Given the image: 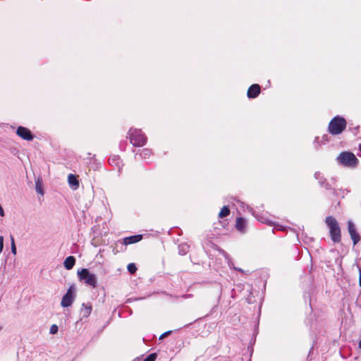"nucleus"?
I'll list each match as a JSON object with an SVG mask.
<instances>
[{
  "label": "nucleus",
  "mask_w": 361,
  "mask_h": 361,
  "mask_svg": "<svg viewBox=\"0 0 361 361\" xmlns=\"http://www.w3.org/2000/svg\"><path fill=\"white\" fill-rule=\"evenodd\" d=\"M359 275H360L359 283H360V286H361V268H359Z\"/></svg>",
  "instance_id": "7c9ffc66"
},
{
  "label": "nucleus",
  "mask_w": 361,
  "mask_h": 361,
  "mask_svg": "<svg viewBox=\"0 0 361 361\" xmlns=\"http://www.w3.org/2000/svg\"><path fill=\"white\" fill-rule=\"evenodd\" d=\"M324 187L326 190H331V187L329 183H326Z\"/></svg>",
  "instance_id": "2f4dec72"
},
{
  "label": "nucleus",
  "mask_w": 361,
  "mask_h": 361,
  "mask_svg": "<svg viewBox=\"0 0 361 361\" xmlns=\"http://www.w3.org/2000/svg\"><path fill=\"white\" fill-rule=\"evenodd\" d=\"M128 270L130 274H134L137 271V267L135 264L130 263L128 265Z\"/></svg>",
  "instance_id": "4be33fe9"
},
{
  "label": "nucleus",
  "mask_w": 361,
  "mask_h": 361,
  "mask_svg": "<svg viewBox=\"0 0 361 361\" xmlns=\"http://www.w3.org/2000/svg\"><path fill=\"white\" fill-rule=\"evenodd\" d=\"M359 149L361 152V144H360V145H359Z\"/></svg>",
  "instance_id": "c9c22d12"
},
{
  "label": "nucleus",
  "mask_w": 361,
  "mask_h": 361,
  "mask_svg": "<svg viewBox=\"0 0 361 361\" xmlns=\"http://www.w3.org/2000/svg\"><path fill=\"white\" fill-rule=\"evenodd\" d=\"M359 348L361 349V340L359 342Z\"/></svg>",
  "instance_id": "f704fd0d"
},
{
  "label": "nucleus",
  "mask_w": 361,
  "mask_h": 361,
  "mask_svg": "<svg viewBox=\"0 0 361 361\" xmlns=\"http://www.w3.org/2000/svg\"><path fill=\"white\" fill-rule=\"evenodd\" d=\"M247 226V222L245 219L242 217H238L236 219L235 227L240 232H245Z\"/></svg>",
  "instance_id": "ddd939ff"
},
{
  "label": "nucleus",
  "mask_w": 361,
  "mask_h": 361,
  "mask_svg": "<svg viewBox=\"0 0 361 361\" xmlns=\"http://www.w3.org/2000/svg\"><path fill=\"white\" fill-rule=\"evenodd\" d=\"M142 237L141 235H131L123 238L122 243L126 245L135 243L139 242L142 239Z\"/></svg>",
  "instance_id": "9b49d317"
},
{
  "label": "nucleus",
  "mask_w": 361,
  "mask_h": 361,
  "mask_svg": "<svg viewBox=\"0 0 361 361\" xmlns=\"http://www.w3.org/2000/svg\"><path fill=\"white\" fill-rule=\"evenodd\" d=\"M78 276L80 281H83L87 285L95 288L97 286V279L94 274L91 273L87 269H82L78 271Z\"/></svg>",
  "instance_id": "39448f33"
},
{
  "label": "nucleus",
  "mask_w": 361,
  "mask_h": 361,
  "mask_svg": "<svg viewBox=\"0 0 361 361\" xmlns=\"http://www.w3.org/2000/svg\"><path fill=\"white\" fill-rule=\"evenodd\" d=\"M16 134L25 140L30 141L33 139V135L31 131L25 127L19 126L17 128Z\"/></svg>",
  "instance_id": "6e6552de"
},
{
  "label": "nucleus",
  "mask_w": 361,
  "mask_h": 361,
  "mask_svg": "<svg viewBox=\"0 0 361 361\" xmlns=\"http://www.w3.org/2000/svg\"><path fill=\"white\" fill-rule=\"evenodd\" d=\"M259 93L260 86L258 84H254L249 87L247 95L249 98H255Z\"/></svg>",
  "instance_id": "1a4fd4ad"
},
{
  "label": "nucleus",
  "mask_w": 361,
  "mask_h": 361,
  "mask_svg": "<svg viewBox=\"0 0 361 361\" xmlns=\"http://www.w3.org/2000/svg\"><path fill=\"white\" fill-rule=\"evenodd\" d=\"M109 164L112 166L117 167L118 171H121V167L123 166L122 161L117 155H114L109 157Z\"/></svg>",
  "instance_id": "9d476101"
},
{
  "label": "nucleus",
  "mask_w": 361,
  "mask_h": 361,
  "mask_svg": "<svg viewBox=\"0 0 361 361\" xmlns=\"http://www.w3.org/2000/svg\"><path fill=\"white\" fill-rule=\"evenodd\" d=\"M325 223L329 229V235L334 243H339L341 240V231L337 220L329 216L325 219Z\"/></svg>",
  "instance_id": "f257e3e1"
},
{
  "label": "nucleus",
  "mask_w": 361,
  "mask_h": 361,
  "mask_svg": "<svg viewBox=\"0 0 361 361\" xmlns=\"http://www.w3.org/2000/svg\"><path fill=\"white\" fill-rule=\"evenodd\" d=\"M4 248V237L0 235V253L2 252Z\"/></svg>",
  "instance_id": "bb28decb"
},
{
  "label": "nucleus",
  "mask_w": 361,
  "mask_h": 361,
  "mask_svg": "<svg viewBox=\"0 0 361 361\" xmlns=\"http://www.w3.org/2000/svg\"><path fill=\"white\" fill-rule=\"evenodd\" d=\"M230 214V209L227 206H224L219 214V218H224L228 216Z\"/></svg>",
  "instance_id": "aec40b11"
},
{
  "label": "nucleus",
  "mask_w": 361,
  "mask_h": 361,
  "mask_svg": "<svg viewBox=\"0 0 361 361\" xmlns=\"http://www.w3.org/2000/svg\"><path fill=\"white\" fill-rule=\"evenodd\" d=\"M319 183L322 185L323 183L321 180H319Z\"/></svg>",
  "instance_id": "e433bc0d"
},
{
  "label": "nucleus",
  "mask_w": 361,
  "mask_h": 361,
  "mask_svg": "<svg viewBox=\"0 0 361 361\" xmlns=\"http://www.w3.org/2000/svg\"><path fill=\"white\" fill-rule=\"evenodd\" d=\"M228 266H229V267H230L231 269H233L234 270H236V271H239V272H241V273H243V272H244V271H243L242 269L235 267L234 266L233 262H232V260H231V259H228Z\"/></svg>",
  "instance_id": "412c9836"
},
{
  "label": "nucleus",
  "mask_w": 361,
  "mask_h": 361,
  "mask_svg": "<svg viewBox=\"0 0 361 361\" xmlns=\"http://www.w3.org/2000/svg\"><path fill=\"white\" fill-rule=\"evenodd\" d=\"M339 193H341L342 194V197H343L344 190H334V191H333L334 195H336V196L339 195Z\"/></svg>",
  "instance_id": "a878e982"
},
{
  "label": "nucleus",
  "mask_w": 361,
  "mask_h": 361,
  "mask_svg": "<svg viewBox=\"0 0 361 361\" xmlns=\"http://www.w3.org/2000/svg\"><path fill=\"white\" fill-rule=\"evenodd\" d=\"M336 161L340 165L352 169L356 168L359 163L355 154L350 152H341L337 157Z\"/></svg>",
  "instance_id": "f03ea898"
},
{
  "label": "nucleus",
  "mask_w": 361,
  "mask_h": 361,
  "mask_svg": "<svg viewBox=\"0 0 361 361\" xmlns=\"http://www.w3.org/2000/svg\"><path fill=\"white\" fill-rule=\"evenodd\" d=\"M128 137L130 143L135 147L144 146L147 141V136L140 129L130 128L128 131Z\"/></svg>",
  "instance_id": "7ed1b4c3"
},
{
  "label": "nucleus",
  "mask_w": 361,
  "mask_h": 361,
  "mask_svg": "<svg viewBox=\"0 0 361 361\" xmlns=\"http://www.w3.org/2000/svg\"><path fill=\"white\" fill-rule=\"evenodd\" d=\"M92 312V307L85 303L82 304V314L83 317H87Z\"/></svg>",
  "instance_id": "6ab92c4d"
},
{
  "label": "nucleus",
  "mask_w": 361,
  "mask_h": 361,
  "mask_svg": "<svg viewBox=\"0 0 361 361\" xmlns=\"http://www.w3.org/2000/svg\"><path fill=\"white\" fill-rule=\"evenodd\" d=\"M75 264V258L73 256H69L66 258V259L63 262L64 267L67 270H71L73 269Z\"/></svg>",
  "instance_id": "2eb2a0df"
},
{
  "label": "nucleus",
  "mask_w": 361,
  "mask_h": 361,
  "mask_svg": "<svg viewBox=\"0 0 361 361\" xmlns=\"http://www.w3.org/2000/svg\"><path fill=\"white\" fill-rule=\"evenodd\" d=\"M328 135H324L322 137V144H324L326 143V142H328Z\"/></svg>",
  "instance_id": "cd10ccee"
},
{
  "label": "nucleus",
  "mask_w": 361,
  "mask_h": 361,
  "mask_svg": "<svg viewBox=\"0 0 361 361\" xmlns=\"http://www.w3.org/2000/svg\"><path fill=\"white\" fill-rule=\"evenodd\" d=\"M35 189L37 193L42 195H44V191L42 189V179L40 177H38L35 180Z\"/></svg>",
  "instance_id": "f3484780"
},
{
  "label": "nucleus",
  "mask_w": 361,
  "mask_h": 361,
  "mask_svg": "<svg viewBox=\"0 0 361 361\" xmlns=\"http://www.w3.org/2000/svg\"><path fill=\"white\" fill-rule=\"evenodd\" d=\"M68 181L72 189L76 190L79 188V181L75 175L69 174L68 176Z\"/></svg>",
  "instance_id": "4468645a"
},
{
  "label": "nucleus",
  "mask_w": 361,
  "mask_h": 361,
  "mask_svg": "<svg viewBox=\"0 0 361 361\" xmlns=\"http://www.w3.org/2000/svg\"><path fill=\"white\" fill-rule=\"evenodd\" d=\"M346 127L345 120L338 116L334 117L329 124V131L332 135L341 134Z\"/></svg>",
  "instance_id": "20e7f679"
},
{
  "label": "nucleus",
  "mask_w": 361,
  "mask_h": 361,
  "mask_svg": "<svg viewBox=\"0 0 361 361\" xmlns=\"http://www.w3.org/2000/svg\"><path fill=\"white\" fill-rule=\"evenodd\" d=\"M57 331H58V326L56 324H53L50 327V334H55L57 333Z\"/></svg>",
  "instance_id": "b1692460"
},
{
  "label": "nucleus",
  "mask_w": 361,
  "mask_h": 361,
  "mask_svg": "<svg viewBox=\"0 0 361 361\" xmlns=\"http://www.w3.org/2000/svg\"><path fill=\"white\" fill-rule=\"evenodd\" d=\"M157 358L156 353H152L149 355L143 361H155Z\"/></svg>",
  "instance_id": "5701e85b"
},
{
  "label": "nucleus",
  "mask_w": 361,
  "mask_h": 361,
  "mask_svg": "<svg viewBox=\"0 0 361 361\" xmlns=\"http://www.w3.org/2000/svg\"><path fill=\"white\" fill-rule=\"evenodd\" d=\"M75 288L73 286H71L66 293L62 298L61 302V306L63 307H70L75 300Z\"/></svg>",
  "instance_id": "423d86ee"
},
{
  "label": "nucleus",
  "mask_w": 361,
  "mask_h": 361,
  "mask_svg": "<svg viewBox=\"0 0 361 361\" xmlns=\"http://www.w3.org/2000/svg\"><path fill=\"white\" fill-rule=\"evenodd\" d=\"M348 230L353 241V244L356 245L360 240V237L356 231L355 224L350 220L348 221Z\"/></svg>",
  "instance_id": "0eeeda50"
},
{
  "label": "nucleus",
  "mask_w": 361,
  "mask_h": 361,
  "mask_svg": "<svg viewBox=\"0 0 361 361\" xmlns=\"http://www.w3.org/2000/svg\"><path fill=\"white\" fill-rule=\"evenodd\" d=\"M11 251L14 255L16 254V247L14 239L12 236H11Z\"/></svg>",
  "instance_id": "393cba45"
},
{
  "label": "nucleus",
  "mask_w": 361,
  "mask_h": 361,
  "mask_svg": "<svg viewBox=\"0 0 361 361\" xmlns=\"http://www.w3.org/2000/svg\"><path fill=\"white\" fill-rule=\"evenodd\" d=\"M171 334V331H166L165 333H164L159 338V339H163L164 338H165L166 336L170 335Z\"/></svg>",
  "instance_id": "c85d7f7f"
},
{
  "label": "nucleus",
  "mask_w": 361,
  "mask_h": 361,
  "mask_svg": "<svg viewBox=\"0 0 361 361\" xmlns=\"http://www.w3.org/2000/svg\"><path fill=\"white\" fill-rule=\"evenodd\" d=\"M274 228L276 229V230H279V231L284 230V227L283 226L279 225V224L275 225Z\"/></svg>",
  "instance_id": "c756f323"
},
{
  "label": "nucleus",
  "mask_w": 361,
  "mask_h": 361,
  "mask_svg": "<svg viewBox=\"0 0 361 361\" xmlns=\"http://www.w3.org/2000/svg\"><path fill=\"white\" fill-rule=\"evenodd\" d=\"M190 250V245L188 243H181L178 245V253L180 255H186Z\"/></svg>",
  "instance_id": "dca6fc26"
},
{
  "label": "nucleus",
  "mask_w": 361,
  "mask_h": 361,
  "mask_svg": "<svg viewBox=\"0 0 361 361\" xmlns=\"http://www.w3.org/2000/svg\"><path fill=\"white\" fill-rule=\"evenodd\" d=\"M152 154L151 149L148 148H144L142 149L139 150L135 153V159H137V157H139L140 159H147L149 158Z\"/></svg>",
  "instance_id": "f8f14e48"
},
{
  "label": "nucleus",
  "mask_w": 361,
  "mask_h": 361,
  "mask_svg": "<svg viewBox=\"0 0 361 361\" xmlns=\"http://www.w3.org/2000/svg\"><path fill=\"white\" fill-rule=\"evenodd\" d=\"M253 215L255 216V218L259 221H260L262 223H264V224H269V225L271 224V221L270 220H269L268 217L264 216V214H259L253 213Z\"/></svg>",
  "instance_id": "a211bd4d"
},
{
  "label": "nucleus",
  "mask_w": 361,
  "mask_h": 361,
  "mask_svg": "<svg viewBox=\"0 0 361 361\" xmlns=\"http://www.w3.org/2000/svg\"><path fill=\"white\" fill-rule=\"evenodd\" d=\"M316 178H318V176H319V173H315L314 174Z\"/></svg>",
  "instance_id": "72a5a7b5"
},
{
  "label": "nucleus",
  "mask_w": 361,
  "mask_h": 361,
  "mask_svg": "<svg viewBox=\"0 0 361 361\" xmlns=\"http://www.w3.org/2000/svg\"><path fill=\"white\" fill-rule=\"evenodd\" d=\"M319 137H315L314 142H319Z\"/></svg>",
  "instance_id": "473e14b6"
},
{
  "label": "nucleus",
  "mask_w": 361,
  "mask_h": 361,
  "mask_svg": "<svg viewBox=\"0 0 361 361\" xmlns=\"http://www.w3.org/2000/svg\"><path fill=\"white\" fill-rule=\"evenodd\" d=\"M1 329V327H0V330Z\"/></svg>",
  "instance_id": "4c0bfd02"
}]
</instances>
